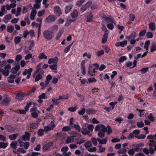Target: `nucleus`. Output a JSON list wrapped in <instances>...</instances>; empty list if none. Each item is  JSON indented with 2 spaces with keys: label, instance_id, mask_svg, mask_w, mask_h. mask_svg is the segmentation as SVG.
<instances>
[{
  "label": "nucleus",
  "instance_id": "obj_1",
  "mask_svg": "<svg viewBox=\"0 0 156 156\" xmlns=\"http://www.w3.org/2000/svg\"><path fill=\"white\" fill-rule=\"evenodd\" d=\"M106 132H107L109 135L112 133V128L110 125H108L106 127H103L102 130L99 131L98 136L99 137L102 138L104 137Z\"/></svg>",
  "mask_w": 156,
  "mask_h": 156
},
{
  "label": "nucleus",
  "instance_id": "obj_2",
  "mask_svg": "<svg viewBox=\"0 0 156 156\" xmlns=\"http://www.w3.org/2000/svg\"><path fill=\"white\" fill-rule=\"evenodd\" d=\"M44 37L47 40L52 39L54 36V33L51 31L46 30L43 33Z\"/></svg>",
  "mask_w": 156,
  "mask_h": 156
},
{
  "label": "nucleus",
  "instance_id": "obj_3",
  "mask_svg": "<svg viewBox=\"0 0 156 156\" xmlns=\"http://www.w3.org/2000/svg\"><path fill=\"white\" fill-rule=\"evenodd\" d=\"M134 151L136 152L141 151L143 149L140 147L143 146V144L141 143L137 144H133L131 145Z\"/></svg>",
  "mask_w": 156,
  "mask_h": 156
},
{
  "label": "nucleus",
  "instance_id": "obj_4",
  "mask_svg": "<svg viewBox=\"0 0 156 156\" xmlns=\"http://www.w3.org/2000/svg\"><path fill=\"white\" fill-rule=\"evenodd\" d=\"M57 17L54 15H51L47 17L45 20V21L47 23H51L56 20Z\"/></svg>",
  "mask_w": 156,
  "mask_h": 156
},
{
  "label": "nucleus",
  "instance_id": "obj_5",
  "mask_svg": "<svg viewBox=\"0 0 156 156\" xmlns=\"http://www.w3.org/2000/svg\"><path fill=\"white\" fill-rule=\"evenodd\" d=\"M82 129L83 130L81 131L82 134L85 135L89 134L90 132L88 130V123H86L82 125Z\"/></svg>",
  "mask_w": 156,
  "mask_h": 156
},
{
  "label": "nucleus",
  "instance_id": "obj_6",
  "mask_svg": "<svg viewBox=\"0 0 156 156\" xmlns=\"http://www.w3.org/2000/svg\"><path fill=\"white\" fill-rule=\"evenodd\" d=\"M27 96L26 93H17L16 96V99L19 101H21L23 100V97Z\"/></svg>",
  "mask_w": 156,
  "mask_h": 156
},
{
  "label": "nucleus",
  "instance_id": "obj_7",
  "mask_svg": "<svg viewBox=\"0 0 156 156\" xmlns=\"http://www.w3.org/2000/svg\"><path fill=\"white\" fill-rule=\"evenodd\" d=\"M15 65V66L12 68L10 70L11 72L13 74L16 73L20 68V65L18 64V63H16V62Z\"/></svg>",
  "mask_w": 156,
  "mask_h": 156
},
{
  "label": "nucleus",
  "instance_id": "obj_8",
  "mask_svg": "<svg viewBox=\"0 0 156 156\" xmlns=\"http://www.w3.org/2000/svg\"><path fill=\"white\" fill-rule=\"evenodd\" d=\"M58 61V58L57 56H55L54 58H51L48 61V63L49 64L52 63L54 64H57Z\"/></svg>",
  "mask_w": 156,
  "mask_h": 156
},
{
  "label": "nucleus",
  "instance_id": "obj_9",
  "mask_svg": "<svg viewBox=\"0 0 156 156\" xmlns=\"http://www.w3.org/2000/svg\"><path fill=\"white\" fill-rule=\"evenodd\" d=\"M37 73L38 74L35 76V82H37L43 78L42 75L44 74V71L43 70H42L39 73Z\"/></svg>",
  "mask_w": 156,
  "mask_h": 156
},
{
  "label": "nucleus",
  "instance_id": "obj_10",
  "mask_svg": "<svg viewBox=\"0 0 156 156\" xmlns=\"http://www.w3.org/2000/svg\"><path fill=\"white\" fill-rule=\"evenodd\" d=\"M11 101V98L8 95H5L4 98L2 101V104L3 105H7Z\"/></svg>",
  "mask_w": 156,
  "mask_h": 156
},
{
  "label": "nucleus",
  "instance_id": "obj_11",
  "mask_svg": "<svg viewBox=\"0 0 156 156\" xmlns=\"http://www.w3.org/2000/svg\"><path fill=\"white\" fill-rule=\"evenodd\" d=\"M54 12L55 14L58 16L62 14L61 9L58 6H56L54 8Z\"/></svg>",
  "mask_w": 156,
  "mask_h": 156
},
{
  "label": "nucleus",
  "instance_id": "obj_12",
  "mask_svg": "<svg viewBox=\"0 0 156 156\" xmlns=\"http://www.w3.org/2000/svg\"><path fill=\"white\" fill-rule=\"evenodd\" d=\"M73 5L72 4H69L66 6L65 9V13L66 14H67L72 9Z\"/></svg>",
  "mask_w": 156,
  "mask_h": 156
},
{
  "label": "nucleus",
  "instance_id": "obj_13",
  "mask_svg": "<svg viewBox=\"0 0 156 156\" xmlns=\"http://www.w3.org/2000/svg\"><path fill=\"white\" fill-rule=\"evenodd\" d=\"M30 136V134L27 131L26 132L25 134L23 135V140L24 141L29 140Z\"/></svg>",
  "mask_w": 156,
  "mask_h": 156
},
{
  "label": "nucleus",
  "instance_id": "obj_14",
  "mask_svg": "<svg viewBox=\"0 0 156 156\" xmlns=\"http://www.w3.org/2000/svg\"><path fill=\"white\" fill-rule=\"evenodd\" d=\"M53 143L52 142L48 143L44 145L43 147V149L44 151L48 150L52 146Z\"/></svg>",
  "mask_w": 156,
  "mask_h": 156
},
{
  "label": "nucleus",
  "instance_id": "obj_15",
  "mask_svg": "<svg viewBox=\"0 0 156 156\" xmlns=\"http://www.w3.org/2000/svg\"><path fill=\"white\" fill-rule=\"evenodd\" d=\"M5 128L8 132H12L15 130V129L13 127L8 125H6L5 126Z\"/></svg>",
  "mask_w": 156,
  "mask_h": 156
},
{
  "label": "nucleus",
  "instance_id": "obj_16",
  "mask_svg": "<svg viewBox=\"0 0 156 156\" xmlns=\"http://www.w3.org/2000/svg\"><path fill=\"white\" fill-rule=\"evenodd\" d=\"M71 16L73 19H76L78 16V12L76 9L74 10L71 13Z\"/></svg>",
  "mask_w": 156,
  "mask_h": 156
},
{
  "label": "nucleus",
  "instance_id": "obj_17",
  "mask_svg": "<svg viewBox=\"0 0 156 156\" xmlns=\"http://www.w3.org/2000/svg\"><path fill=\"white\" fill-rule=\"evenodd\" d=\"M55 126V125L54 124H53L51 127L48 126H45L44 127V130L45 133H47L49 130H52Z\"/></svg>",
  "mask_w": 156,
  "mask_h": 156
},
{
  "label": "nucleus",
  "instance_id": "obj_18",
  "mask_svg": "<svg viewBox=\"0 0 156 156\" xmlns=\"http://www.w3.org/2000/svg\"><path fill=\"white\" fill-rule=\"evenodd\" d=\"M108 138H102L101 139L99 138H97V140L99 144H106Z\"/></svg>",
  "mask_w": 156,
  "mask_h": 156
},
{
  "label": "nucleus",
  "instance_id": "obj_19",
  "mask_svg": "<svg viewBox=\"0 0 156 156\" xmlns=\"http://www.w3.org/2000/svg\"><path fill=\"white\" fill-rule=\"evenodd\" d=\"M93 15L91 13H90L87 16L86 21L91 22L93 21Z\"/></svg>",
  "mask_w": 156,
  "mask_h": 156
},
{
  "label": "nucleus",
  "instance_id": "obj_20",
  "mask_svg": "<svg viewBox=\"0 0 156 156\" xmlns=\"http://www.w3.org/2000/svg\"><path fill=\"white\" fill-rule=\"evenodd\" d=\"M17 141L14 140L10 143V146L12 149H15L17 148Z\"/></svg>",
  "mask_w": 156,
  "mask_h": 156
},
{
  "label": "nucleus",
  "instance_id": "obj_21",
  "mask_svg": "<svg viewBox=\"0 0 156 156\" xmlns=\"http://www.w3.org/2000/svg\"><path fill=\"white\" fill-rule=\"evenodd\" d=\"M37 14V11L35 10L32 9L30 15V19L31 20H34Z\"/></svg>",
  "mask_w": 156,
  "mask_h": 156
},
{
  "label": "nucleus",
  "instance_id": "obj_22",
  "mask_svg": "<svg viewBox=\"0 0 156 156\" xmlns=\"http://www.w3.org/2000/svg\"><path fill=\"white\" fill-rule=\"evenodd\" d=\"M108 34L107 33H105L103 36L101 42L103 44L105 43L107 41Z\"/></svg>",
  "mask_w": 156,
  "mask_h": 156
},
{
  "label": "nucleus",
  "instance_id": "obj_23",
  "mask_svg": "<svg viewBox=\"0 0 156 156\" xmlns=\"http://www.w3.org/2000/svg\"><path fill=\"white\" fill-rule=\"evenodd\" d=\"M103 127H106L103 124L97 125L95 128V131H99L102 130V128Z\"/></svg>",
  "mask_w": 156,
  "mask_h": 156
},
{
  "label": "nucleus",
  "instance_id": "obj_24",
  "mask_svg": "<svg viewBox=\"0 0 156 156\" xmlns=\"http://www.w3.org/2000/svg\"><path fill=\"white\" fill-rule=\"evenodd\" d=\"M19 135V134L16 133L15 134H11L9 136V139L11 140H14L16 139L17 136Z\"/></svg>",
  "mask_w": 156,
  "mask_h": 156
},
{
  "label": "nucleus",
  "instance_id": "obj_25",
  "mask_svg": "<svg viewBox=\"0 0 156 156\" xmlns=\"http://www.w3.org/2000/svg\"><path fill=\"white\" fill-rule=\"evenodd\" d=\"M12 18V16L11 14L6 15L4 18V21L5 23H7L8 21L6 20H10Z\"/></svg>",
  "mask_w": 156,
  "mask_h": 156
},
{
  "label": "nucleus",
  "instance_id": "obj_26",
  "mask_svg": "<svg viewBox=\"0 0 156 156\" xmlns=\"http://www.w3.org/2000/svg\"><path fill=\"white\" fill-rule=\"evenodd\" d=\"M95 110L94 109H87L86 112L89 115H92L95 114Z\"/></svg>",
  "mask_w": 156,
  "mask_h": 156
},
{
  "label": "nucleus",
  "instance_id": "obj_27",
  "mask_svg": "<svg viewBox=\"0 0 156 156\" xmlns=\"http://www.w3.org/2000/svg\"><path fill=\"white\" fill-rule=\"evenodd\" d=\"M41 63H40L36 67L37 70L34 73V76L36 75L37 73H39L40 71L42 70L41 68Z\"/></svg>",
  "mask_w": 156,
  "mask_h": 156
},
{
  "label": "nucleus",
  "instance_id": "obj_28",
  "mask_svg": "<svg viewBox=\"0 0 156 156\" xmlns=\"http://www.w3.org/2000/svg\"><path fill=\"white\" fill-rule=\"evenodd\" d=\"M149 28L152 31L155 30L156 27L155 24L154 23L151 22L149 24Z\"/></svg>",
  "mask_w": 156,
  "mask_h": 156
},
{
  "label": "nucleus",
  "instance_id": "obj_29",
  "mask_svg": "<svg viewBox=\"0 0 156 156\" xmlns=\"http://www.w3.org/2000/svg\"><path fill=\"white\" fill-rule=\"evenodd\" d=\"M38 127L37 124L36 123H32L30 124V128L31 129V131H32V129H35Z\"/></svg>",
  "mask_w": 156,
  "mask_h": 156
},
{
  "label": "nucleus",
  "instance_id": "obj_30",
  "mask_svg": "<svg viewBox=\"0 0 156 156\" xmlns=\"http://www.w3.org/2000/svg\"><path fill=\"white\" fill-rule=\"evenodd\" d=\"M74 140V139L73 136H70L67 137L66 140V144H69L73 142Z\"/></svg>",
  "mask_w": 156,
  "mask_h": 156
},
{
  "label": "nucleus",
  "instance_id": "obj_31",
  "mask_svg": "<svg viewBox=\"0 0 156 156\" xmlns=\"http://www.w3.org/2000/svg\"><path fill=\"white\" fill-rule=\"evenodd\" d=\"M14 29V27L13 25L8 26L7 28V31L8 32L12 33Z\"/></svg>",
  "mask_w": 156,
  "mask_h": 156
},
{
  "label": "nucleus",
  "instance_id": "obj_32",
  "mask_svg": "<svg viewBox=\"0 0 156 156\" xmlns=\"http://www.w3.org/2000/svg\"><path fill=\"white\" fill-rule=\"evenodd\" d=\"M38 58L40 59H46L47 58V56L44 53H42L38 55Z\"/></svg>",
  "mask_w": 156,
  "mask_h": 156
},
{
  "label": "nucleus",
  "instance_id": "obj_33",
  "mask_svg": "<svg viewBox=\"0 0 156 156\" xmlns=\"http://www.w3.org/2000/svg\"><path fill=\"white\" fill-rule=\"evenodd\" d=\"M8 145V143L6 142L5 143L3 142H0V148L5 149Z\"/></svg>",
  "mask_w": 156,
  "mask_h": 156
},
{
  "label": "nucleus",
  "instance_id": "obj_34",
  "mask_svg": "<svg viewBox=\"0 0 156 156\" xmlns=\"http://www.w3.org/2000/svg\"><path fill=\"white\" fill-rule=\"evenodd\" d=\"M57 64H53V65H49V67L52 70H56L57 69Z\"/></svg>",
  "mask_w": 156,
  "mask_h": 156
},
{
  "label": "nucleus",
  "instance_id": "obj_35",
  "mask_svg": "<svg viewBox=\"0 0 156 156\" xmlns=\"http://www.w3.org/2000/svg\"><path fill=\"white\" fill-rule=\"evenodd\" d=\"M77 108V106L76 105L74 107H71L69 108L68 109V111L71 112H74L76 111Z\"/></svg>",
  "mask_w": 156,
  "mask_h": 156
},
{
  "label": "nucleus",
  "instance_id": "obj_36",
  "mask_svg": "<svg viewBox=\"0 0 156 156\" xmlns=\"http://www.w3.org/2000/svg\"><path fill=\"white\" fill-rule=\"evenodd\" d=\"M58 29V27L57 25H53L51 26L50 28V29L51 30V31H57Z\"/></svg>",
  "mask_w": 156,
  "mask_h": 156
},
{
  "label": "nucleus",
  "instance_id": "obj_37",
  "mask_svg": "<svg viewBox=\"0 0 156 156\" xmlns=\"http://www.w3.org/2000/svg\"><path fill=\"white\" fill-rule=\"evenodd\" d=\"M92 144L90 141H88L86 142L84 144V146L86 148H89L91 146Z\"/></svg>",
  "mask_w": 156,
  "mask_h": 156
},
{
  "label": "nucleus",
  "instance_id": "obj_38",
  "mask_svg": "<svg viewBox=\"0 0 156 156\" xmlns=\"http://www.w3.org/2000/svg\"><path fill=\"white\" fill-rule=\"evenodd\" d=\"M73 44V42L72 43L69 44L68 46L66 47L64 49V53H66L68 52L71 48V47L72 46V45Z\"/></svg>",
  "mask_w": 156,
  "mask_h": 156
},
{
  "label": "nucleus",
  "instance_id": "obj_39",
  "mask_svg": "<svg viewBox=\"0 0 156 156\" xmlns=\"http://www.w3.org/2000/svg\"><path fill=\"white\" fill-rule=\"evenodd\" d=\"M21 38L19 36L16 37L14 38L15 44H19Z\"/></svg>",
  "mask_w": 156,
  "mask_h": 156
},
{
  "label": "nucleus",
  "instance_id": "obj_40",
  "mask_svg": "<svg viewBox=\"0 0 156 156\" xmlns=\"http://www.w3.org/2000/svg\"><path fill=\"white\" fill-rule=\"evenodd\" d=\"M127 152L126 149L125 148H123L122 149H120L118 151L117 153L119 154H124Z\"/></svg>",
  "mask_w": 156,
  "mask_h": 156
},
{
  "label": "nucleus",
  "instance_id": "obj_41",
  "mask_svg": "<svg viewBox=\"0 0 156 156\" xmlns=\"http://www.w3.org/2000/svg\"><path fill=\"white\" fill-rule=\"evenodd\" d=\"M69 96L68 94H66L65 95H62V96H60L58 97L59 99H68Z\"/></svg>",
  "mask_w": 156,
  "mask_h": 156
},
{
  "label": "nucleus",
  "instance_id": "obj_42",
  "mask_svg": "<svg viewBox=\"0 0 156 156\" xmlns=\"http://www.w3.org/2000/svg\"><path fill=\"white\" fill-rule=\"evenodd\" d=\"M44 129H40L37 131V134L39 136H42L44 134Z\"/></svg>",
  "mask_w": 156,
  "mask_h": 156
},
{
  "label": "nucleus",
  "instance_id": "obj_43",
  "mask_svg": "<svg viewBox=\"0 0 156 156\" xmlns=\"http://www.w3.org/2000/svg\"><path fill=\"white\" fill-rule=\"evenodd\" d=\"M135 15L133 13H130L129 15V20L130 21H133L135 19Z\"/></svg>",
  "mask_w": 156,
  "mask_h": 156
},
{
  "label": "nucleus",
  "instance_id": "obj_44",
  "mask_svg": "<svg viewBox=\"0 0 156 156\" xmlns=\"http://www.w3.org/2000/svg\"><path fill=\"white\" fill-rule=\"evenodd\" d=\"M123 120V119L121 117H117L115 119V122H118L119 124H121Z\"/></svg>",
  "mask_w": 156,
  "mask_h": 156
},
{
  "label": "nucleus",
  "instance_id": "obj_45",
  "mask_svg": "<svg viewBox=\"0 0 156 156\" xmlns=\"http://www.w3.org/2000/svg\"><path fill=\"white\" fill-rule=\"evenodd\" d=\"M150 49L151 52H153L156 50V44L155 43L152 44Z\"/></svg>",
  "mask_w": 156,
  "mask_h": 156
},
{
  "label": "nucleus",
  "instance_id": "obj_46",
  "mask_svg": "<svg viewBox=\"0 0 156 156\" xmlns=\"http://www.w3.org/2000/svg\"><path fill=\"white\" fill-rule=\"evenodd\" d=\"M148 69L149 68L148 67L143 68L140 70V71L141 74H143L147 73L148 71Z\"/></svg>",
  "mask_w": 156,
  "mask_h": 156
},
{
  "label": "nucleus",
  "instance_id": "obj_47",
  "mask_svg": "<svg viewBox=\"0 0 156 156\" xmlns=\"http://www.w3.org/2000/svg\"><path fill=\"white\" fill-rule=\"evenodd\" d=\"M71 128L70 126H64L62 129V130L64 132H67L71 130Z\"/></svg>",
  "mask_w": 156,
  "mask_h": 156
},
{
  "label": "nucleus",
  "instance_id": "obj_48",
  "mask_svg": "<svg viewBox=\"0 0 156 156\" xmlns=\"http://www.w3.org/2000/svg\"><path fill=\"white\" fill-rule=\"evenodd\" d=\"M33 69L32 68H30L28 69H26L24 71L23 73V75H26L27 74H28L29 73V71H30L31 72H32Z\"/></svg>",
  "mask_w": 156,
  "mask_h": 156
},
{
  "label": "nucleus",
  "instance_id": "obj_49",
  "mask_svg": "<svg viewBox=\"0 0 156 156\" xmlns=\"http://www.w3.org/2000/svg\"><path fill=\"white\" fill-rule=\"evenodd\" d=\"M2 73L3 75L7 76L9 75V70H4L3 69Z\"/></svg>",
  "mask_w": 156,
  "mask_h": 156
},
{
  "label": "nucleus",
  "instance_id": "obj_50",
  "mask_svg": "<svg viewBox=\"0 0 156 156\" xmlns=\"http://www.w3.org/2000/svg\"><path fill=\"white\" fill-rule=\"evenodd\" d=\"M137 111H138L140 112L139 116L140 117H142L143 115H144L145 112H144L145 111L143 109H139L137 108L136 109Z\"/></svg>",
  "mask_w": 156,
  "mask_h": 156
},
{
  "label": "nucleus",
  "instance_id": "obj_51",
  "mask_svg": "<svg viewBox=\"0 0 156 156\" xmlns=\"http://www.w3.org/2000/svg\"><path fill=\"white\" fill-rule=\"evenodd\" d=\"M36 90V89L35 88H33L30 90L28 93H26L27 96L30 95H32L35 92Z\"/></svg>",
  "mask_w": 156,
  "mask_h": 156
},
{
  "label": "nucleus",
  "instance_id": "obj_52",
  "mask_svg": "<svg viewBox=\"0 0 156 156\" xmlns=\"http://www.w3.org/2000/svg\"><path fill=\"white\" fill-rule=\"evenodd\" d=\"M119 45H120L122 47H124L125 45L127 44V41L126 40H125L122 42H119Z\"/></svg>",
  "mask_w": 156,
  "mask_h": 156
},
{
  "label": "nucleus",
  "instance_id": "obj_53",
  "mask_svg": "<svg viewBox=\"0 0 156 156\" xmlns=\"http://www.w3.org/2000/svg\"><path fill=\"white\" fill-rule=\"evenodd\" d=\"M150 44V41L149 40L146 41L144 45V48L146 49L147 50Z\"/></svg>",
  "mask_w": 156,
  "mask_h": 156
},
{
  "label": "nucleus",
  "instance_id": "obj_54",
  "mask_svg": "<svg viewBox=\"0 0 156 156\" xmlns=\"http://www.w3.org/2000/svg\"><path fill=\"white\" fill-rule=\"evenodd\" d=\"M98 147H99V149L98 151L99 153H101L105 151V147H102L101 145H99Z\"/></svg>",
  "mask_w": 156,
  "mask_h": 156
},
{
  "label": "nucleus",
  "instance_id": "obj_55",
  "mask_svg": "<svg viewBox=\"0 0 156 156\" xmlns=\"http://www.w3.org/2000/svg\"><path fill=\"white\" fill-rule=\"evenodd\" d=\"M146 37L148 38H151L153 37V34L151 32H147L146 34Z\"/></svg>",
  "mask_w": 156,
  "mask_h": 156
},
{
  "label": "nucleus",
  "instance_id": "obj_56",
  "mask_svg": "<svg viewBox=\"0 0 156 156\" xmlns=\"http://www.w3.org/2000/svg\"><path fill=\"white\" fill-rule=\"evenodd\" d=\"M63 32L61 31H59L58 33L57 34L55 39L56 40H58L60 38L62 35V34Z\"/></svg>",
  "mask_w": 156,
  "mask_h": 156
},
{
  "label": "nucleus",
  "instance_id": "obj_57",
  "mask_svg": "<svg viewBox=\"0 0 156 156\" xmlns=\"http://www.w3.org/2000/svg\"><path fill=\"white\" fill-rule=\"evenodd\" d=\"M93 69H92V67L90 65L88 67V74L91 75V76H92V71H93Z\"/></svg>",
  "mask_w": 156,
  "mask_h": 156
},
{
  "label": "nucleus",
  "instance_id": "obj_58",
  "mask_svg": "<svg viewBox=\"0 0 156 156\" xmlns=\"http://www.w3.org/2000/svg\"><path fill=\"white\" fill-rule=\"evenodd\" d=\"M74 127L75 129L78 132L81 131V129L79 125L75 124L74 125Z\"/></svg>",
  "mask_w": 156,
  "mask_h": 156
},
{
  "label": "nucleus",
  "instance_id": "obj_59",
  "mask_svg": "<svg viewBox=\"0 0 156 156\" xmlns=\"http://www.w3.org/2000/svg\"><path fill=\"white\" fill-rule=\"evenodd\" d=\"M128 154L130 156H133L135 154V151L133 148L129 149L128 152Z\"/></svg>",
  "mask_w": 156,
  "mask_h": 156
},
{
  "label": "nucleus",
  "instance_id": "obj_60",
  "mask_svg": "<svg viewBox=\"0 0 156 156\" xmlns=\"http://www.w3.org/2000/svg\"><path fill=\"white\" fill-rule=\"evenodd\" d=\"M88 83H92L97 81V80L94 77L89 78L88 79Z\"/></svg>",
  "mask_w": 156,
  "mask_h": 156
},
{
  "label": "nucleus",
  "instance_id": "obj_61",
  "mask_svg": "<svg viewBox=\"0 0 156 156\" xmlns=\"http://www.w3.org/2000/svg\"><path fill=\"white\" fill-rule=\"evenodd\" d=\"M146 31L145 30H143L140 31L139 33V35L140 36L143 37L146 33Z\"/></svg>",
  "mask_w": 156,
  "mask_h": 156
},
{
  "label": "nucleus",
  "instance_id": "obj_62",
  "mask_svg": "<svg viewBox=\"0 0 156 156\" xmlns=\"http://www.w3.org/2000/svg\"><path fill=\"white\" fill-rule=\"evenodd\" d=\"M126 57L125 56H122L120 57L119 60V63L122 62L126 60Z\"/></svg>",
  "mask_w": 156,
  "mask_h": 156
},
{
  "label": "nucleus",
  "instance_id": "obj_63",
  "mask_svg": "<svg viewBox=\"0 0 156 156\" xmlns=\"http://www.w3.org/2000/svg\"><path fill=\"white\" fill-rule=\"evenodd\" d=\"M148 145L151 147H154L156 145V141L154 140H151L150 141V143Z\"/></svg>",
  "mask_w": 156,
  "mask_h": 156
},
{
  "label": "nucleus",
  "instance_id": "obj_64",
  "mask_svg": "<svg viewBox=\"0 0 156 156\" xmlns=\"http://www.w3.org/2000/svg\"><path fill=\"white\" fill-rule=\"evenodd\" d=\"M148 118L151 121H153L154 120V117L152 113H150L148 117Z\"/></svg>",
  "mask_w": 156,
  "mask_h": 156
}]
</instances>
